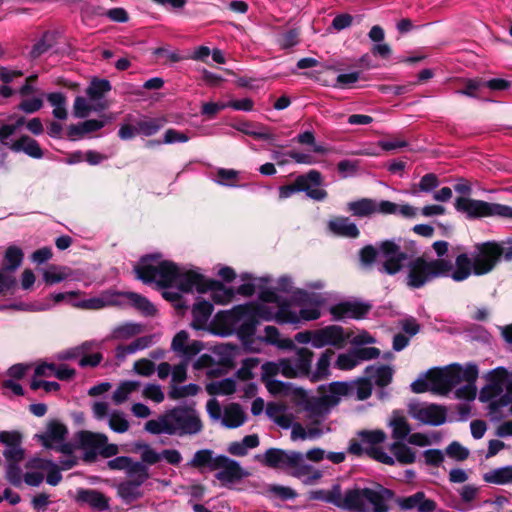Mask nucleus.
<instances>
[{"instance_id": "49", "label": "nucleus", "mask_w": 512, "mask_h": 512, "mask_svg": "<svg viewBox=\"0 0 512 512\" xmlns=\"http://www.w3.org/2000/svg\"><path fill=\"white\" fill-rule=\"evenodd\" d=\"M464 86L456 91L457 94L471 98L481 99L480 91L483 87L482 78H468L463 81Z\"/></svg>"}, {"instance_id": "2", "label": "nucleus", "mask_w": 512, "mask_h": 512, "mask_svg": "<svg viewBox=\"0 0 512 512\" xmlns=\"http://www.w3.org/2000/svg\"><path fill=\"white\" fill-rule=\"evenodd\" d=\"M187 466L202 470L208 468L210 471L219 470L215 478L222 483H236L247 476L241 465L228 456H214L211 449H201L194 453L193 458Z\"/></svg>"}, {"instance_id": "22", "label": "nucleus", "mask_w": 512, "mask_h": 512, "mask_svg": "<svg viewBox=\"0 0 512 512\" xmlns=\"http://www.w3.org/2000/svg\"><path fill=\"white\" fill-rule=\"evenodd\" d=\"M242 320L243 322L236 327L234 334L237 335L246 351L257 352V350L253 348V344L255 343L254 336L259 321L254 320L251 316H244Z\"/></svg>"}, {"instance_id": "1", "label": "nucleus", "mask_w": 512, "mask_h": 512, "mask_svg": "<svg viewBox=\"0 0 512 512\" xmlns=\"http://www.w3.org/2000/svg\"><path fill=\"white\" fill-rule=\"evenodd\" d=\"M379 256L384 260L378 271L391 276L399 273L404 268V261L409 258V254L395 240L381 241L377 247L366 245L359 251V259L364 266H371Z\"/></svg>"}, {"instance_id": "15", "label": "nucleus", "mask_w": 512, "mask_h": 512, "mask_svg": "<svg viewBox=\"0 0 512 512\" xmlns=\"http://www.w3.org/2000/svg\"><path fill=\"white\" fill-rule=\"evenodd\" d=\"M108 437L105 434L82 431L79 434V442L83 453V461L94 463L100 453L101 447L106 444Z\"/></svg>"}, {"instance_id": "32", "label": "nucleus", "mask_w": 512, "mask_h": 512, "mask_svg": "<svg viewBox=\"0 0 512 512\" xmlns=\"http://www.w3.org/2000/svg\"><path fill=\"white\" fill-rule=\"evenodd\" d=\"M376 200L361 198L347 203L346 211L358 218H369L376 214Z\"/></svg>"}, {"instance_id": "62", "label": "nucleus", "mask_w": 512, "mask_h": 512, "mask_svg": "<svg viewBox=\"0 0 512 512\" xmlns=\"http://www.w3.org/2000/svg\"><path fill=\"white\" fill-rule=\"evenodd\" d=\"M300 30L292 28L282 33L279 37V45L283 49H289L299 43Z\"/></svg>"}, {"instance_id": "17", "label": "nucleus", "mask_w": 512, "mask_h": 512, "mask_svg": "<svg viewBox=\"0 0 512 512\" xmlns=\"http://www.w3.org/2000/svg\"><path fill=\"white\" fill-rule=\"evenodd\" d=\"M160 258L161 255L158 253L142 256L139 262L133 267V272L135 273L136 278L144 284H151L155 282L158 273V264L155 265L154 263H158Z\"/></svg>"}, {"instance_id": "6", "label": "nucleus", "mask_w": 512, "mask_h": 512, "mask_svg": "<svg viewBox=\"0 0 512 512\" xmlns=\"http://www.w3.org/2000/svg\"><path fill=\"white\" fill-rule=\"evenodd\" d=\"M9 121H11V123L4 124L0 127V142L4 145H8V138L18 136L19 138L11 143L10 149L15 152L23 151L28 156L32 157V139L22 134L24 129L32 132V120H26L23 116H11Z\"/></svg>"}, {"instance_id": "3", "label": "nucleus", "mask_w": 512, "mask_h": 512, "mask_svg": "<svg viewBox=\"0 0 512 512\" xmlns=\"http://www.w3.org/2000/svg\"><path fill=\"white\" fill-rule=\"evenodd\" d=\"M407 267V286L419 289L434 279L446 276L453 269V264L442 258L428 261L419 256L409 261Z\"/></svg>"}, {"instance_id": "33", "label": "nucleus", "mask_w": 512, "mask_h": 512, "mask_svg": "<svg viewBox=\"0 0 512 512\" xmlns=\"http://www.w3.org/2000/svg\"><path fill=\"white\" fill-rule=\"evenodd\" d=\"M246 421V414L238 403H230L224 408L222 424L229 428L234 429L242 426Z\"/></svg>"}, {"instance_id": "59", "label": "nucleus", "mask_w": 512, "mask_h": 512, "mask_svg": "<svg viewBox=\"0 0 512 512\" xmlns=\"http://www.w3.org/2000/svg\"><path fill=\"white\" fill-rule=\"evenodd\" d=\"M126 471L130 477H133L134 480H138L143 483H145V481L150 477L149 470L142 461L134 462L131 459V464L128 466Z\"/></svg>"}, {"instance_id": "35", "label": "nucleus", "mask_w": 512, "mask_h": 512, "mask_svg": "<svg viewBox=\"0 0 512 512\" xmlns=\"http://www.w3.org/2000/svg\"><path fill=\"white\" fill-rule=\"evenodd\" d=\"M43 368H48L52 372H54L53 376L61 381H70L76 375V370L74 368L69 367L66 364L56 365L54 363H48L45 361L38 362L34 367L35 374H43Z\"/></svg>"}, {"instance_id": "45", "label": "nucleus", "mask_w": 512, "mask_h": 512, "mask_svg": "<svg viewBox=\"0 0 512 512\" xmlns=\"http://www.w3.org/2000/svg\"><path fill=\"white\" fill-rule=\"evenodd\" d=\"M41 462L42 460L40 458L34 457V468L46 470V482L52 486L58 485L62 480V474L58 465L51 461H46L44 464L40 465Z\"/></svg>"}, {"instance_id": "47", "label": "nucleus", "mask_w": 512, "mask_h": 512, "mask_svg": "<svg viewBox=\"0 0 512 512\" xmlns=\"http://www.w3.org/2000/svg\"><path fill=\"white\" fill-rule=\"evenodd\" d=\"M206 390L210 395H232L236 391V382L232 378H225L208 384Z\"/></svg>"}, {"instance_id": "28", "label": "nucleus", "mask_w": 512, "mask_h": 512, "mask_svg": "<svg viewBox=\"0 0 512 512\" xmlns=\"http://www.w3.org/2000/svg\"><path fill=\"white\" fill-rule=\"evenodd\" d=\"M211 291V298L214 303L225 305L231 302L235 296V291L231 287H226L221 281L209 279L206 292Z\"/></svg>"}, {"instance_id": "18", "label": "nucleus", "mask_w": 512, "mask_h": 512, "mask_svg": "<svg viewBox=\"0 0 512 512\" xmlns=\"http://www.w3.org/2000/svg\"><path fill=\"white\" fill-rule=\"evenodd\" d=\"M22 434L17 430L0 432V442L6 446L3 451L4 458L16 459L25 456V450L22 447Z\"/></svg>"}, {"instance_id": "37", "label": "nucleus", "mask_w": 512, "mask_h": 512, "mask_svg": "<svg viewBox=\"0 0 512 512\" xmlns=\"http://www.w3.org/2000/svg\"><path fill=\"white\" fill-rule=\"evenodd\" d=\"M334 351L332 349H326L320 356L316 364V370L311 372L310 381L313 383L322 381L330 375V362L332 357L334 356Z\"/></svg>"}, {"instance_id": "41", "label": "nucleus", "mask_w": 512, "mask_h": 512, "mask_svg": "<svg viewBox=\"0 0 512 512\" xmlns=\"http://www.w3.org/2000/svg\"><path fill=\"white\" fill-rule=\"evenodd\" d=\"M245 307V315L251 316L254 320L260 322V320L271 321L275 319V315L272 313L271 308L257 303V302H248L243 304Z\"/></svg>"}, {"instance_id": "19", "label": "nucleus", "mask_w": 512, "mask_h": 512, "mask_svg": "<svg viewBox=\"0 0 512 512\" xmlns=\"http://www.w3.org/2000/svg\"><path fill=\"white\" fill-rule=\"evenodd\" d=\"M75 500L80 505L86 504L98 511L109 509V499L102 492L95 489H77Z\"/></svg>"}, {"instance_id": "31", "label": "nucleus", "mask_w": 512, "mask_h": 512, "mask_svg": "<svg viewBox=\"0 0 512 512\" xmlns=\"http://www.w3.org/2000/svg\"><path fill=\"white\" fill-rule=\"evenodd\" d=\"M365 488H352L347 489L343 497V510L366 512L365 501Z\"/></svg>"}, {"instance_id": "50", "label": "nucleus", "mask_w": 512, "mask_h": 512, "mask_svg": "<svg viewBox=\"0 0 512 512\" xmlns=\"http://www.w3.org/2000/svg\"><path fill=\"white\" fill-rule=\"evenodd\" d=\"M166 123L163 117L150 118L137 122L138 132L144 136H152L156 134Z\"/></svg>"}, {"instance_id": "11", "label": "nucleus", "mask_w": 512, "mask_h": 512, "mask_svg": "<svg viewBox=\"0 0 512 512\" xmlns=\"http://www.w3.org/2000/svg\"><path fill=\"white\" fill-rule=\"evenodd\" d=\"M348 338L349 335L345 334L342 326L328 325L315 330L313 347L319 349L330 345L337 349H342L346 345Z\"/></svg>"}, {"instance_id": "14", "label": "nucleus", "mask_w": 512, "mask_h": 512, "mask_svg": "<svg viewBox=\"0 0 512 512\" xmlns=\"http://www.w3.org/2000/svg\"><path fill=\"white\" fill-rule=\"evenodd\" d=\"M372 309V305L360 301H343L331 306L330 314L334 320L344 318L363 319Z\"/></svg>"}, {"instance_id": "61", "label": "nucleus", "mask_w": 512, "mask_h": 512, "mask_svg": "<svg viewBox=\"0 0 512 512\" xmlns=\"http://www.w3.org/2000/svg\"><path fill=\"white\" fill-rule=\"evenodd\" d=\"M361 441L371 445L383 443L386 439V434L382 430H361L358 432Z\"/></svg>"}, {"instance_id": "29", "label": "nucleus", "mask_w": 512, "mask_h": 512, "mask_svg": "<svg viewBox=\"0 0 512 512\" xmlns=\"http://www.w3.org/2000/svg\"><path fill=\"white\" fill-rule=\"evenodd\" d=\"M157 272V277H159V279L156 282L162 288L171 287L180 276L178 266L174 262L168 260L158 261Z\"/></svg>"}, {"instance_id": "48", "label": "nucleus", "mask_w": 512, "mask_h": 512, "mask_svg": "<svg viewBox=\"0 0 512 512\" xmlns=\"http://www.w3.org/2000/svg\"><path fill=\"white\" fill-rule=\"evenodd\" d=\"M56 43H57V32L50 31V30L43 32L40 39H38L34 43V58L46 53Z\"/></svg>"}, {"instance_id": "38", "label": "nucleus", "mask_w": 512, "mask_h": 512, "mask_svg": "<svg viewBox=\"0 0 512 512\" xmlns=\"http://www.w3.org/2000/svg\"><path fill=\"white\" fill-rule=\"evenodd\" d=\"M296 359L293 362L301 377L310 379L311 375V364L314 357V352L306 347L297 348Z\"/></svg>"}, {"instance_id": "24", "label": "nucleus", "mask_w": 512, "mask_h": 512, "mask_svg": "<svg viewBox=\"0 0 512 512\" xmlns=\"http://www.w3.org/2000/svg\"><path fill=\"white\" fill-rule=\"evenodd\" d=\"M25 456L16 459L5 458L7 461L6 479L15 487H18L24 481L27 485L32 486V471H27L24 475L20 467V463Z\"/></svg>"}, {"instance_id": "16", "label": "nucleus", "mask_w": 512, "mask_h": 512, "mask_svg": "<svg viewBox=\"0 0 512 512\" xmlns=\"http://www.w3.org/2000/svg\"><path fill=\"white\" fill-rule=\"evenodd\" d=\"M308 181H312L315 186L322 184V175L318 170H310L306 174L297 176L294 183L282 185L279 187V198L286 199L291 197L296 192H301L308 188Z\"/></svg>"}, {"instance_id": "51", "label": "nucleus", "mask_w": 512, "mask_h": 512, "mask_svg": "<svg viewBox=\"0 0 512 512\" xmlns=\"http://www.w3.org/2000/svg\"><path fill=\"white\" fill-rule=\"evenodd\" d=\"M370 371H374L373 377L375 378V384L378 387H386L392 382L393 370L390 366L381 365L377 369H374L373 367H367L366 373L369 374Z\"/></svg>"}, {"instance_id": "23", "label": "nucleus", "mask_w": 512, "mask_h": 512, "mask_svg": "<svg viewBox=\"0 0 512 512\" xmlns=\"http://www.w3.org/2000/svg\"><path fill=\"white\" fill-rule=\"evenodd\" d=\"M68 433L67 427L58 420H50L47 430L41 434H35L41 444L46 448H52L54 443L63 441Z\"/></svg>"}, {"instance_id": "25", "label": "nucleus", "mask_w": 512, "mask_h": 512, "mask_svg": "<svg viewBox=\"0 0 512 512\" xmlns=\"http://www.w3.org/2000/svg\"><path fill=\"white\" fill-rule=\"evenodd\" d=\"M328 229L331 233L337 236L346 238H358L360 231L356 224L350 222V219L345 216H337L328 222Z\"/></svg>"}, {"instance_id": "43", "label": "nucleus", "mask_w": 512, "mask_h": 512, "mask_svg": "<svg viewBox=\"0 0 512 512\" xmlns=\"http://www.w3.org/2000/svg\"><path fill=\"white\" fill-rule=\"evenodd\" d=\"M483 480L496 485L512 483V466L493 469L483 475Z\"/></svg>"}, {"instance_id": "12", "label": "nucleus", "mask_w": 512, "mask_h": 512, "mask_svg": "<svg viewBox=\"0 0 512 512\" xmlns=\"http://www.w3.org/2000/svg\"><path fill=\"white\" fill-rule=\"evenodd\" d=\"M394 502L402 512H435L437 509L436 501L427 498L424 491H417L409 496H397Z\"/></svg>"}, {"instance_id": "5", "label": "nucleus", "mask_w": 512, "mask_h": 512, "mask_svg": "<svg viewBox=\"0 0 512 512\" xmlns=\"http://www.w3.org/2000/svg\"><path fill=\"white\" fill-rule=\"evenodd\" d=\"M168 424L174 429V435H194L203 429V424L198 416L194 403L185 406H176L165 412Z\"/></svg>"}, {"instance_id": "44", "label": "nucleus", "mask_w": 512, "mask_h": 512, "mask_svg": "<svg viewBox=\"0 0 512 512\" xmlns=\"http://www.w3.org/2000/svg\"><path fill=\"white\" fill-rule=\"evenodd\" d=\"M23 252L16 246H9L4 254L2 269L4 271H15L23 261Z\"/></svg>"}, {"instance_id": "36", "label": "nucleus", "mask_w": 512, "mask_h": 512, "mask_svg": "<svg viewBox=\"0 0 512 512\" xmlns=\"http://www.w3.org/2000/svg\"><path fill=\"white\" fill-rule=\"evenodd\" d=\"M43 282L47 286L58 284L71 276V269L67 266L51 264L41 269Z\"/></svg>"}, {"instance_id": "63", "label": "nucleus", "mask_w": 512, "mask_h": 512, "mask_svg": "<svg viewBox=\"0 0 512 512\" xmlns=\"http://www.w3.org/2000/svg\"><path fill=\"white\" fill-rule=\"evenodd\" d=\"M257 358H247L242 362V366L237 370L236 376L242 381H248L254 378L252 369L258 364Z\"/></svg>"}, {"instance_id": "52", "label": "nucleus", "mask_w": 512, "mask_h": 512, "mask_svg": "<svg viewBox=\"0 0 512 512\" xmlns=\"http://www.w3.org/2000/svg\"><path fill=\"white\" fill-rule=\"evenodd\" d=\"M145 430L151 434H162L174 435V429L168 424L165 418V413L159 417L158 420H149L145 423Z\"/></svg>"}, {"instance_id": "26", "label": "nucleus", "mask_w": 512, "mask_h": 512, "mask_svg": "<svg viewBox=\"0 0 512 512\" xmlns=\"http://www.w3.org/2000/svg\"><path fill=\"white\" fill-rule=\"evenodd\" d=\"M213 310L214 307L211 302L198 298L192 308L193 320L191 326L196 330L204 329Z\"/></svg>"}, {"instance_id": "54", "label": "nucleus", "mask_w": 512, "mask_h": 512, "mask_svg": "<svg viewBox=\"0 0 512 512\" xmlns=\"http://www.w3.org/2000/svg\"><path fill=\"white\" fill-rule=\"evenodd\" d=\"M140 386L137 381H125L121 383L118 388L113 392V400L115 403L120 404L126 401L129 394L136 391Z\"/></svg>"}, {"instance_id": "9", "label": "nucleus", "mask_w": 512, "mask_h": 512, "mask_svg": "<svg viewBox=\"0 0 512 512\" xmlns=\"http://www.w3.org/2000/svg\"><path fill=\"white\" fill-rule=\"evenodd\" d=\"M426 377L430 382V391L444 396L460 383L459 374L453 364L443 368H432L427 371Z\"/></svg>"}, {"instance_id": "4", "label": "nucleus", "mask_w": 512, "mask_h": 512, "mask_svg": "<svg viewBox=\"0 0 512 512\" xmlns=\"http://www.w3.org/2000/svg\"><path fill=\"white\" fill-rule=\"evenodd\" d=\"M454 208L457 212L464 214L466 218L470 220L494 216L512 219L511 206L500 203H490L469 197L456 198Z\"/></svg>"}, {"instance_id": "42", "label": "nucleus", "mask_w": 512, "mask_h": 512, "mask_svg": "<svg viewBox=\"0 0 512 512\" xmlns=\"http://www.w3.org/2000/svg\"><path fill=\"white\" fill-rule=\"evenodd\" d=\"M111 89L112 86L109 80L94 77L86 89V94L90 100L97 101L102 99Z\"/></svg>"}, {"instance_id": "56", "label": "nucleus", "mask_w": 512, "mask_h": 512, "mask_svg": "<svg viewBox=\"0 0 512 512\" xmlns=\"http://www.w3.org/2000/svg\"><path fill=\"white\" fill-rule=\"evenodd\" d=\"M143 326L137 323H125L116 327L113 331V337L116 339H128L142 332Z\"/></svg>"}, {"instance_id": "7", "label": "nucleus", "mask_w": 512, "mask_h": 512, "mask_svg": "<svg viewBox=\"0 0 512 512\" xmlns=\"http://www.w3.org/2000/svg\"><path fill=\"white\" fill-rule=\"evenodd\" d=\"M502 251L500 243L496 241H486L477 243L472 253L474 259V275L482 276L494 270L501 261Z\"/></svg>"}, {"instance_id": "13", "label": "nucleus", "mask_w": 512, "mask_h": 512, "mask_svg": "<svg viewBox=\"0 0 512 512\" xmlns=\"http://www.w3.org/2000/svg\"><path fill=\"white\" fill-rule=\"evenodd\" d=\"M409 414L418 421L432 426H440L446 422L447 410L444 406L431 403L426 407L411 405Z\"/></svg>"}, {"instance_id": "58", "label": "nucleus", "mask_w": 512, "mask_h": 512, "mask_svg": "<svg viewBox=\"0 0 512 512\" xmlns=\"http://www.w3.org/2000/svg\"><path fill=\"white\" fill-rule=\"evenodd\" d=\"M454 369L458 372L460 383L466 381L470 384H475L478 378V367L475 364H468L464 369L458 363L453 364Z\"/></svg>"}, {"instance_id": "55", "label": "nucleus", "mask_w": 512, "mask_h": 512, "mask_svg": "<svg viewBox=\"0 0 512 512\" xmlns=\"http://www.w3.org/2000/svg\"><path fill=\"white\" fill-rule=\"evenodd\" d=\"M391 426L393 428L392 437L397 440L404 439L411 431V427L404 416H394Z\"/></svg>"}, {"instance_id": "46", "label": "nucleus", "mask_w": 512, "mask_h": 512, "mask_svg": "<svg viewBox=\"0 0 512 512\" xmlns=\"http://www.w3.org/2000/svg\"><path fill=\"white\" fill-rule=\"evenodd\" d=\"M396 460L401 464H412L416 460L415 452L401 441L394 442L390 447Z\"/></svg>"}, {"instance_id": "8", "label": "nucleus", "mask_w": 512, "mask_h": 512, "mask_svg": "<svg viewBox=\"0 0 512 512\" xmlns=\"http://www.w3.org/2000/svg\"><path fill=\"white\" fill-rule=\"evenodd\" d=\"M257 459L264 466L272 469L303 468L304 472H307L309 469L308 466L303 465V454L298 451L269 448L265 451L262 459H260V456H257Z\"/></svg>"}, {"instance_id": "10", "label": "nucleus", "mask_w": 512, "mask_h": 512, "mask_svg": "<svg viewBox=\"0 0 512 512\" xmlns=\"http://www.w3.org/2000/svg\"><path fill=\"white\" fill-rule=\"evenodd\" d=\"M245 307L240 304L230 310L219 311L210 323V332L221 337L233 335L236 325L246 316Z\"/></svg>"}, {"instance_id": "39", "label": "nucleus", "mask_w": 512, "mask_h": 512, "mask_svg": "<svg viewBox=\"0 0 512 512\" xmlns=\"http://www.w3.org/2000/svg\"><path fill=\"white\" fill-rule=\"evenodd\" d=\"M143 484V482L134 479L122 482L118 486V495L126 502L137 500L142 497L139 487Z\"/></svg>"}, {"instance_id": "40", "label": "nucleus", "mask_w": 512, "mask_h": 512, "mask_svg": "<svg viewBox=\"0 0 512 512\" xmlns=\"http://www.w3.org/2000/svg\"><path fill=\"white\" fill-rule=\"evenodd\" d=\"M127 299L131 302L132 306L140 311L143 315L153 317L157 313L156 307L148 300V298L136 293L127 292Z\"/></svg>"}, {"instance_id": "20", "label": "nucleus", "mask_w": 512, "mask_h": 512, "mask_svg": "<svg viewBox=\"0 0 512 512\" xmlns=\"http://www.w3.org/2000/svg\"><path fill=\"white\" fill-rule=\"evenodd\" d=\"M364 497L373 506V512H389L386 502L394 500L397 496L393 490L380 485L378 490L365 488Z\"/></svg>"}, {"instance_id": "30", "label": "nucleus", "mask_w": 512, "mask_h": 512, "mask_svg": "<svg viewBox=\"0 0 512 512\" xmlns=\"http://www.w3.org/2000/svg\"><path fill=\"white\" fill-rule=\"evenodd\" d=\"M492 383L484 386L480 391L479 399L481 402H487L502 392V385L500 381L507 376V370L503 367H498L492 371Z\"/></svg>"}, {"instance_id": "21", "label": "nucleus", "mask_w": 512, "mask_h": 512, "mask_svg": "<svg viewBox=\"0 0 512 512\" xmlns=\"http://www.w3.org/2000/svg\"><path fill=\"white\" fill-rule=\"evenodd\" d=\"M178 288L181 292L190 293L195 288L200 294L206 293L208 280L204 275L189 270L178 277Z\"/></svg>"}, {"instance_id": "53", "label": "nucleus", "mask_w": 512, "mask_h": 512, "mask_svg": "<svg viewBox=\"0 0 512 512\" xmlns=\"http://www.w3.org/2000/svg\"><path fill=\"white\" fill-rule=\"evenodd\" d=\"M253 124L249 122L242 123L237 129L244 133L245 135H248L255 140H274L275 135L270 133L266 127L260 126L259 130L252 129Z\"/></svg>"}, {"instance_id": "57", "label": "nucleus", "mask_w": 512, "mask_h": 512, "mask_svg": "<svg viewBox=\"0 0 512 512\" xmlns=\"http://www.w3.org/2000/svg\"><path fill=\"white\" fill-rule=\"evenodd\" d=\"M199 390L200 387L194 383H190L185 386L172 385L168 396L172 400H177L187 396H195L198 394Z\"/></svg>"}, {"instance_id": "34", "label": "nucleus", "mask_w": 512, "mask_h": 512, "mask_svg": "<svg viewBox=\"0 0 512 512\" xmlns=\"http://www.w3.org/2000/svg\"><path fill=\"white\" fill-rule=\"evenodd\" d=\"M472 273L474 274L473 256L469 257L467 253L457 255L455 270L451 274L452 279L456 282H461L466 280Z\"/></svg>"}, {"instance_id": "27", "label": "nucleus", "mask_w": 512, "mask_h": 512, "mask_svg": "<svg viewBox=\"0 0 512 512\" xmlns=\"http://www.w3.org/2000/svg\"><path fill=\"white\" fill-rule=\"evenodd\" d=\"M106 124V121L97 120V119H89L77 124H71L67 127V137L68 139L74 141L78 138H82L84 135L88 133H92L102 129Z\"/></svg>"}, {"instance_id": "60", "label": "nucleus", "mask_w": 512, "mask_h": 512, "mask_svg": "<svg viewBox=\"0 0 512 512\" xmlns=\"http://www.w3.org/2000/svg\"><path fill=\"white\" fill-rule=\"evenodd\" d=\"M279 310L275 314V319L278 323H297V315L289 309V302L284 299L278 304Z\"/></svg>"}, {"instance_id": "64", "label": "nucleus", "mask_w": 512, "mask_h": 512, "mask_svg": "<svg viewBox=\"0 0 512 512\" xmlns=\"http://www.w3.org/2000/svg\"><path fill=\"white\" fill-rule=\"evenodd\" d=\"M359 364L355 350L340 354L336 361V366L340 370H351Z\"/></svg>"}]
</instances>
